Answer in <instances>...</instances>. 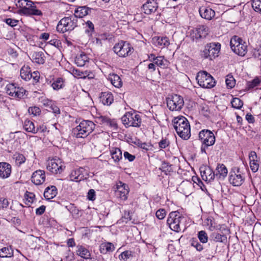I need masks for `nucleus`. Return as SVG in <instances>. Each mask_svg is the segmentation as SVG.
<instances>
[{
  "instance_id": "1",
  "label": "nucleus",
  "mask_w": 261,
  "mask_h": 261,
  "mask_svg": "<svg viewBox=\"0 0 261 261\" xmlns=\"http://www.w3.org/2000/svg\"><path fill=\"white\" fill-rule=\"evenodd\" d=\"M173 124L178 135L184 140H188L191 136L190 125L188 120L183 116L174 118Z\"/></svg>"
},
{
  "instance_id": "2",
  "label": "nucleus",
  "mask_w": 261,
  "mask_h": 261,
  "mask_svg": "<svg viewBox=\"0 0 261 261\" xmlns=\"http://www.w3.org/2000/svg\"><path fill=\"white\" fill-rule=\"evenodd\" d=\"M185 218L178 211H174L170 213L167 223L170 228L175 232H178L181 228H185Z\"/></svg>"
},
{
  "instance_id": "3",
  "label": "nucleus",
  "mask_w": 261,
  "mask_h": 261,
  "mask_svg": "<svg viewBox=\"0 0 261 261\" xmlns=\"http://www.w3.org/2000/svg\"><path fill=\"white\" fill-rule=\"evenodd\" d=\"M95 126L91 121L83 120L73 129V133L76 138H85L93 131Z\"/></svg>"
},
{
  "instance_id": "4",
  "label": "nucleus",
  "mask_w": 261,
  "mask_h": 261,
  "mask_svg": "<svg viewBox=\"0 0 261 261\" xmlns=\"http://www.w3.org/2000/svg\"><path fill=\"white\" fill-rule=\"evenodd\" d=\"M199 139L201 142V152L206 154L208 147L213 145L215 142L214 134L210 130L203 129L199 133Z\"/></svg>"
},
{
  "instance_id": "5",
  "label": "nucleus",
  "mask_w": 261,
  "mask_h": 261,
  "mask_svg": "<svg viewBox=\"0 0 261 261\" xmlns=\"http://www.w3.org/2000/svg\"><path fill=\"white\" fill-rule=\"evenodd\" d=\"M77 26V18L75 16L65 17L61 19L57 26V30L60 33L72 31Z\"/></svg>"
},
{
  "instance_id": "6",
  "label": "nucleus",
  "mask_w": 261,
  "mask_h": 261,
  "mask_svg": "<svg viewBox=\"0 0 261 261\" xmlns=\"http://www.w3.org/2000/svg\"><path fill=\"white\" fill-rule=\"evenodd\" d=\"M121 121L126 127H139L141 124V118L140 115L135 112H128L121 118Z\"/></svg>"
},
{
  "instance_id": "7",
  "label": "nucleus",
  "mask_w": 261,
  "mask_h": 261,
  "mask_svg": "<svg viewBox=\"0 0 261 261\" xmlns=\"http://www.w3.org/2000/svg\"><path fill=\"white\" fill-rule=\"evenodd\" d=\"M65 166L59 158L49 159L46 163V169L53 174H61L65 169Z\"/></svg>"
},
{
  "instance_id": "8",
  "label": "nucleus",
  "mask_w": 261,
  "mask_h": 261,
  "mask_svg": "<svg viewBox=\"0 0 261 261\" xmlns=\"http://www.w3.org/2000/svg\"><path fill=\"white\" fill-rule=\"evenodd\" d=\"M230 45L232 50L239 56H244L247 53V45L245 42L237 36L231 39Z\"/></svg>"
},
{
  "instance_id": "9",
  "label": "nucleus",
  "mask_w": 261,
  "mask_h": 261,
  "mask_svg": "<svg viewBox=\"0 0 261 261\" xmlns=\"http://www.w3.org/2000/svg\"><path fill=\"white\" fill-rule=\"evenodd\" d=\"M196 80L199 85L204 88H211L215 85V81L212 76L204 71L197 73Z\"/></svg>"
},
{
  "instance_id": "10",
  "label": "nucleus",
  "mask_w": 261,
  "mask_h": 261,
  "mask_svg": "<svg viewBox=\"0 0 261 261\" xmlns=\"http://www.w3.org/2000/svg\"><path fill=\"white\" fill-rule=\"evenodd\" d=\"M113 50L119 57L124 58L129 56L132 54L133 47L127 42L120 41L115 44Z\"/></svg>"
},
{
  "instance_id": "11",
  "label": "nucleus",
  "mask_w": 261,
  "mask_h": 261,
  "mask_svg": "<svg viewBox=\"0 0 261 261\" xmlns=\"http://www.w3.org/2000/svg\"><path fill=\"white\" fill-rule=\"evenodd\" d=\"M221 44L219 43L212 42L207 44L203 50L202 56L205 59L212 60L218 57L220 51Z\"/></svg>"
},
{
  "instance_id": "12",
  "label": "nucleus",
  "mask_w": 261,
  "mask_h": 261,
  "mask_svg": "<svg viewBox=\"0 0 261 261\" xmlns=\"http://www.w3.org/2000/svg\"><path fill=\"white\" fill-rule=\"evenodd\" d=\"M6 92L12 98L20 99L24 96L25 90L14 83H10L6 86Z\"/></svg>"
},
{
  "instance_id": "13",
  "label": "nucleus",
  "mask_w": 261,
  "mask_h": 261,
  "mask_svg": "<svg viewBox=\"0 0 261 261\" xmlns=\"http://www.w3.org/2000/svg\"><path fill=\"white\" fill-rule=\"evenodd\" d=\"M167 106L170 111L180 110L184 106L183 98L179 95H171L166 99Z\"/></svg>"
},
{
  "instance_id": "14",
  "label": "nucleus",
  "mask_w": 261,
  "mask_h": 261,
  "mask_svg": "<svg viewBox=\"0 0 261 261\" xmlns=\"http://www.w3.org/2000/svg\"><path fill=\"white\" fill-rule=\"evenodd\" d=\"M245 176L239 168H233L230 172L229 181L234 186H240L244 182Z\"/></svg>"
},
{
  "instance_id": "15",
  "label": "nucleus",
  "mask_w": 261,
  "mask_h": 261,
  "mask_svg": "<svg viewBox=\"0 0 261 261\" xmlns=\"http://www.w3.org/2000/svg\"><path fill=\"white\" fill-rule=\"evenodd\" d=\"M88 176L87 171L85 168L80 167L71 172L69 178L71 181L79 182L86 179Z\"/></svg>"
},
{
  "instance_id": "16",
  "label": "nucleus",
  "mask_w": 261,
  "mask_h": 261,
  "mask_svg": "<svg viewBox=\"0 0 261 261\" xmlns=\"http://www.w3.org/2000/svg\"><path fill=\"white\" fill-rule=\"evenodd\" d=\"M116 190H115L117 196L122 200H126L129 193V188L127 184L119 181L116 183Z\"/></svg>"
},
{
  "instance_id": "17",
  "label": "nucleus",
  "mask_w": 261,
  "mask_h": 261,
  "mask_svg": "<svg viewBox=\"0 0 261 261\" xmlns=\"http://www.w3.org/2000/svg\"><path fill=\"white\" fill-rule=\"evenodd\" d=\"M26 8L19 10V13L25 15H37L39 16L42 15V12L40 10L37 9L34 4L31 1H28Z\"/></svg>"
},
{
  "instance_id": "18",
  "label": "nucleus",
  "mask_w": 261,
  "mask_h": 261,
  "mask_svg": "<svg viewBox=\"0 0 261 261\" xmlns=\"http://www.w3.org/2000/svg\"><path fill=\"white\" fill-rule=\"evenodd\" d=\"M209 32L208 28L204 25L198 26L197 28L193 30L191 33V37L194 40L195 39H200L203 37H205L208 34Z\"/></svg>"
},
{
  "instance_id": "19",
  "label": "nucleus",
  "mask_w": 261,
  "mask_h": 261,
  "mask_svg": "<svg viewBox=\"0 0 261 261\" xmlns=\"http://www.w3.org/2000/svg\"><path fill=\"white\" fill-rule=\"evenodd\" d=\"M201 176L203 180L211 182L216 176L215 172L208 166H204L200 168Z\"/></svg>"
},
{
  "instance_id": "20",
  "label": "nucleus",
  "mask_w": 261,
  "mask_h": 261,
  "mask_svg": "<svg viewBox=\"0 0 261 261\" xmlns=\"http://www.w3.org/2000/svg\"><path fill=\"white\" fill-rule=\"evenodd\" d=\"M158 8V3L154 0H148L142 6V11L149 15L156 11Z\"/></svg>"
},
{
  "instance_id": "21",
  "label": "nucleus",
  "mask_w": 261,
  "mask_h": 261,
  "mask_svg": "<svg viewBox=\"0 0 261 261\" xmlns=\"http://www.w3.org/2000/svg\"><path fill=\"white\" fill-rule=\"evenodd\" d=\"M31 180L36 185H40L45 180V171L38 170L35 171L31 177Z\"/></svg>"
},
{
  "instance_id": "22",
  "label": "nucleus",
  "mask_w": 261,
  "mask_h": 261,
  "mask_svg": "<svg viewBox=\"0 0 261 261\" xmlns=\"http://www.w3.org/2000/svg\"><path fill=\"white\" fill-rule=\"evenodd\" d=\"M249 159L251 170L253 172H257L259 166V161L256 153L254 151H251L249 153Z\"/></svg>"
},
{
  "instance_id": "23",
  "label": "nucleus",
  "mask_w": 261,
  "mask_h": 261,
  "mask_svg": "<svg viewBox=\"0 0 261 261\" xmlns=\"http://www.w3.org/2000/svg\"><path fill=\"white\" fill-rule=\"evenodd\" d=\"M11 166L6 162H0V178H8L11 173Z\"/></svg>"
},
{
  "instance_id": "24",
  "label": "nucleus",
  "mask_w": 261,
  "mask_h": 261,
  "mask_svg": "<svg viewBox=\"0 0 261 261\" xmlns=\"http://www.w3.org/2000/svg\"><path fill=\"white\" fill-rule=\"evenodd\" d=\"M200 16L207 20H211L215 15V12L209 7H201L199 9Z\"/></svg>"
},
{
  "instance_id": "25",
  "label": "nucleus",
  "mask_w": 261,
  "mask_h": 261,
  "mask_svg": "<svg viewBox=\"0 0 261 261\" xmlns=\"http://www.w3.org/2000/svg\"><path fill=\"white\" fill-rule=\"evenodd\" d=\"M99 98L100 101L104 105L110 106L114 101V97L111 92H102Z\"/></svg>"
},
{
  "instance_id": "26",
  "label": "nucleus",
  "mask_w": 261,
  "mask_h": 261,
  "mask_svg": "<svg viewBox=\"0 0 261 261\" xmlns=\"http://www.w3.org/2000/svg\"><path fill=\"white\" fill-rule=\"evenodd\" d=\"M153 43L157 46L163 48L169 45L170 42L167 37H155L153 39Z\"/></svg>"
},
{
  "instance_id": "27",
  "label": "nucleus",
  "mask_w": 261,
  "mask_h": 261,
  "mask_svg": "<svg viewBox=\"0 0 261 261\" xmlns=\"http://www.w3.org/2000/svg\"><path fill=\"white\" fill-rule=\"evenodd\" d=\"M90 12L91 9L86 6L79 7L75 10L73 16L76 17V18H82L87 15Z\"/></svg>"
},
{
  "instance_id": "28",
  "label": "nucleus",
  "mask_w": 261,
  "mask_h": 261,
  "mask_svg": "<svg viewBox=\"0 0 261 261\" xmlns=\"http://www.w3.org/2000/svg\"><path fill=\"white\" fill-rule=\"evenodd\" d=\"M110 154L112 158L115 163H118L122 159V151L118 148L116 147L110 148Z\"/></svg>"
},
{
  "instance_id": "29",
  "label": "nucleus",
  "mask_w": 261,
  "mask_h": 261,
  "mask_svg": "<svg viewBox=\"0 0 261 261\" xmlns=\"http://www.w3.org/2000/svg\"><path fill=\"white\" fill-rule=\"evenodd\" d=\"M57 194V189L54 186L48 187L46 188L44 192V197L47 199L50 200L54 198Z\"/></svg>"
},
{
  "instance_id": "30",
  "label": "nucleus",
  "mask_w": 261,
  "mask_h": 261,
  "mask_svg": "<svg viewBox=\"0 0 261 261\" xmlns=\"http://www.w3.org/2000/svg\"><path fill=\"white\" fill-rule=\"evenodd\" d=\"M31 70L28 65H24L20 69V74L22 79L27 81L31 79Z\"/></svg>"
},
{
  "instance_id": "31",
  "label": "nucleus",
  "mask_w": 261,
  "mask_h": 261,
  "mask_svg": "<svg viewBox=\"0 0 261 261\" xmlns=\"http://www.w3.org/2000/svg\"><path fill=\"white\" fill-rule=\"evenodd\" d=\"M89 58L84 53L76 56L75 59V63L80 67L84 66L87 62H89Z\"/></svg>"
},
{
  "instance_id": "32",
  "label": "nucleus",
  "mask_w": 261,
  "mask_h": 261,
  "mask_svg": "<svg viewBox=\"0 0 261 261\" xmlns=\"http://www.w3.org/2000/svg\"><path fill=\"white\" fill-rule=\"evenodd\" d=\"M114 249V245L110 242L102 243L99 246L100 252L102 254H106L108 252H113Z\"/></svg>"
},
{
  "instance_id": "33",
  "label": "nucleus",
  "mask_w": 261,
  "mask_h": 261,
  "mask_svg": "<svg viewBox=\"0 0 261 261\" xmlns=\"http://www.w3.org/2000/svg\"><path fill=\"white\" fill-rule=\"evenodd\" d=\"M227 174V169L223 164H218L215 173L216 177L220 178L221 177L224 178Z\"/></svg>"
},
{
  "instance_id": "34",
  "label": "nucleus",
  "mask_w": 261,
  "mask_h": 261,
  "mask_svg": "<svg viewBox=\"0 0 261 261\" xmlns=\"http://www.w3.org/2000/svg\"><path fill=\"white\" fill-rule=\"evenodd\" d=\"M211 238L215 242L225 243L227 242L226 236L218 232H213L211 235Z\"/></svg>"
},
{
  "instance_id": "35",
  "label": "nucleus",
  "mask_w": 261,
  "mask_h": 261,
  "mask_svg": "<svg viewBox=\"0 0 261 261\" xmlns=\"http://www.w3.org/2000/svg\"><path fill=\"white\" fill-rule=\"evenodd\" d=\"M32 60L39 64H43L45 62L44 54L42 51L35 52L32 55Z\"/></svg>"
},
{
  "instance_id": "36",
  "label": "nucleus",
  "mask_w": 261,
  "mask_h": 261,
  "mask_svg": "<svg viewBox=\"0 0 261 261\" xmlns=\"http://www.w3.org/2000/svg\"><path fill=\"white\" fill-rule=\"evenodd\" d=\"M109 80L112 84L116 88H120L122 86V82L120 76L116 74H110Z\"/></svg>"
},
{
  "instance_id": "37",
  "label": "nucleus",
  "mask_w": 261,
  "mask_h": 261,
  "mask_svg": "<svg viewBox=\"0 0 261 261\" xmlns=\"http://www.w3.org/2000/svg\"><path fill=\"white\" fill-rule=\"evenodd\" d=\"M23 128L25 131L33 134H36L38 132L36 130L34 123L30 120H25L23 124Z\"/></svg>"
},
{
  "instance_id": "38",
  "label": "nucleus",
  "mask_w": 261,
  "mask_h": 261,
  "mask_svg": "<svg viewBox=\"0 0 261 261\" xmlns=\"http://www.w3.org/2000/svg\"><path fill=\"white\" fill-rule=\"evenodd\" d=\"M13 250L11 246L5 247L0 249V257H11Z\"/></svg>"
},
{
  "instance_id": "39",
  "label": "nucleus",
  "mask_w": 261,
  "mask_h": 261,
  "mask_svg": "<svg viewBox=\"0 0 261 261\" xmlns=\"http://www.w3.org/2000/svg\"><path fill=\"white\" fill-rule=\"evenodd\" d=\"M76 253L84 259L91 256L89 251L83 246L79 245L77 246Z\"/></svg>"
},
{
  "instance_id": "40",
  "label": "nucleus",
  "mask_w": 261,
  "mask_h": 261,
  "mask_svg": "<svg viewBox=\"0 0 261 261\" xmlns=\"http://www.w3.org/2000/svg\"><path fill=\"white\" fill-rule=\"evenodd\" d=\"M154 60V63L161 68H164L168 65V62L164 58V56L156 57Z\"/></svg>"
},
{
  "instance_id": "41",
  "label": "nucleus",
  "mask_w": 261,
  "mask_h": 261,
  "mask_svg": "<svg viewBox=\"0 0 261 261\" xmlns=\"http://www.w3.org/2000/svg\"><path fill=\"white\" fill-rule=\"evenodd\" d=\"M160 150L169 148L170 145V141L167 137L162 138L158 142Z\"/></svg>"
},
{
  "instance_id": "42",
  "label": "nucleus",
  "mask_w": 261,
  "mask_h": 261,
  "mask_svg": "<svg viewBox=\"0 0 261 261\" xmlns=\"http://www.w3.org/2000/svg\"><path fill=\"white\" fill-rule=\"evenodd\" d=\"M99 119L101 120V121L103 123L106 124L107 125H109L111 127L116 128L117 126V123H116V121L114 119L112 120L106 116H100L99 117Z\"/></svg>"
},
{
  "instance_id": "43",
  "label": "nucleus",
  "mask_w": 261,
  "mask_h": 261,
  "mask_svg": "<svg viewBox=\"0 0 261 261\" xmlns=\"http://www.w3.org/2000/svg\"><path fill=\"white\" fill-rule=\"evenodd\" d=\"M64 86V81L62 78H57L51 84V87L54 90H59Z\"/></svg>"
},
{
  "instance_id": "44",
  "label": "nucleus",
  "mask_w": 261,
  "mask_h": 261,
  "mask_svg": "<svg viewBox=\"0 0 261 261\" xmlns=\"http://www.w3.org/2000/svg\"><path fill=\"white\" fill-rule=\"evenodd\" d=\"M13 159L15 160L16 164L20 165L25 161V156L19 153H15L13 155Z\"/></svg>"
},
{
  "instance_id": "45",
  "label": "nucleus",
  "mask_w": 261,
  "mask_h": 261,
  "mask_svg": "<svg viewBox=\"0 0 261 261\" xmlns=\"http://www.w3.org/2000/svg\"><path fill=\"white\" fill-rule=\"evenodd\" d=\"M85 32L89 35H91L92 33L94 31V25L93 23L90 20H88L85 22Z\"/></svg>"
},
{
  "instance_id": "46",
  "label": "nucleus",
  "mask_w": 261,
  "mask_h": 261,
  "mask_svg": "<svg viewBox=\"0 0 261 261\" xmlns=\"http://www.w3.org/2000/svg\"><path fill=\"white\" fill-rule=\"evenodd\" d=\"M197 237L202 243H206L208 241V236L206 232L204 230L199 231L198 232Z\"/></svg>"
},
{
  "instance_id": "47",
  "label": "nucleus",
  "mask_w": 261,
  "mask_h": 261,
  "mask_svg": "<svg viewBox=\"0 0 261 261\" xmlns=\"http://www.w3.org/2000/svg\"><path fill=\"white\" fill-rule=\"evenodd\" d=\"M232 107L234 108L239 109L243 105V101L239 98H233L231 101Z\"/></svg>"
},
{
  "instance_id": "48",
  "label": "nucleus",
  "mask_w": 261,
  "mask_h": 261,
  "mask_svg": "<svg viewBox=\"0 0 261 261\" xmlns=\"http://www.w3.org/2000/svg\"><path fill=\"white\" fill-rule=\"evenodd\" d=\"M260 83V80L258 77H256L251 81L247 83V87L248 89H251L255 87L258 86Z\"/></svg>"
},
{
  "instance_id": "49",
  "label": "nucleus",
  "mask_w": 261,
  "mask_h": 261,
  "mask_svg": "<svg viewBox=\"0 0 261 261\" xmlns=\"http://www.w3.org/2000/svg\"><path fill=\"white\" fill-rule=\"evenodd\" d=\"M191 245L198 251H201L203 249V246L195 239L193 238L191 240Z\"/></svg>"
},
{
  "instance_id": "50",
  "label": "nucleus",
  "mask_w": 261,
  "mask_h": 261,
  "mask_svg": "<svg viewBox=\"0 0 261 261\" xmlns=\"http://www.w3.org/2000/svg\"><path fill=\"white\" fill-rule=\"evenodd\" d=\"M252 7L256 11L261 14V1L260 0H254L252 3Z\"/></svg>"
},
{
  "instance_id": "51",
  "label": "nucleus",
  "mask_w": 261,
  "mask_h": 261,
  "mask_svg": "<svg viewBox=\"0 0 261 261\" xmlns=\"http://www.w3.org/2000/svg\"><path fill=\"white\" fill-rule=\"evenodd\" d=\"M136 145L140 148L145 149L146 150H150L152 148V145L150 143H147L145 142H142L141 141H138L136 143Z\"/></svg>"
},
{
  "instance_id": "52",
  "label": "nucleus",
  "mask_w": 261,
  "mask_h": 261,
  "mask_svg": "<svg viewBox=\"0 0 261 261\" xmlns=\"http://www.w3.org/2000/svg\"><path fill=\"white\" fill-rule=\"evenodd\" d=\"M205 225L207 226L209 229L211 231L214 230L215 227L214 225L215 222L214 220L212 218H207L204 221Z\"/></svg>"
},
{
  "instance_id": "53",
  "label": "nucleus",
  "mask_w": 261,
  "mask_h": 261,
  "mask_svg": "<svg viewBox=\"0 0 261 261\" xmlns=\"http://www.w3.org/2000/svg\"><path fill=\"white\" fill-rule=\"evenodd\" d=\"M28 112L30 114L35 116L37 115H39L41 112V111L39 107H32L29 108Z\"/></svg>"
},
{
  "instance_id": "54",
  "label": "nucleus",
  "mask_w": 261,
  "mask_h": 261,
  "mask_svg": "<svg viewBox=\"0 0 261 261\" xmlns=\"http://www.w3.org/2000/svg\"><path fill=\"white\" fill-rule=\"evenodd\" d=\"M161 169L162 172H165L166 175H167L172 171L171 165H169L168 163H163Z\"/></svg>"
},
{
  "instance_id": "55",
  "label": "nucleus",
  "mask_w": 261,
  "mask_h": 261,
  "mask_svg": "<svg viewBox=\"0 0 261 261\" xmlns=\"http://www.w3.org/2000/svg\"><path fill=\"white\" fill-rule=\"evenodd\" d=\"M29 0H15V3L17 7L20 8V9H24L27 6V4Z\"/></svg>"
},
{
  "instance_id": "56",
  "label": "nucleus",
  "mask_w": 261,
  "mask_h": 261,
  "mask_svg": "<svg viewBox=\"0 0 261 261\" xmlns=\"http://www.w3.org/2000/svg\"><path fill=\"white\" fill-rule=\"evenodd\" d=\"M130 252L128 251H125L123 252L119 255V258L120 260H122L123 261H127V260L130 257Z\"/></svg>"
},
{
  "instance_id": "57",
  "label": "nucleus",
  "mask_w": 261,
  "mask_h": 261,
  "mask_svg": "<svg viewBox=\"0 0 261 261\" xmlns=\"http://www.w3.org/2000/svg\"><path fill=\"white\" fill-rule=\"evenodd\" d=\"M225 82L227 86L230 88H233L235 85V80L232 76L228 77Z\"/></svg>"
},
{
  "instance_id": "58",
  "label": "nucleus",
  "mask_w": 261,
  "mask_h": 261,
  "mask_svg": "<svg viewBox=\"0 0 261 261\" xmlns=\"http://www.w3.org/2000/svg\"><path fill=\"white\" fill-rule=\"evenodd\" d=\"M25 197L28 202L32 203L35 199V195L34 193L27 191L25 194Z\"/></svg>"
},
{
  "instance_id": "59",
  "label": "nucleus",
  "mask_w": 261,
  "mask_h": 261,
  "mask_svg": "<svg viewBox=\"0 0 261 261\" xmlns=\"http://www.w3.org/2000/svg\"><path fill=\"white\" fill-rule=\"evenodd\" d=\"M31 79H33V82L34 84L37 83L39 81L40 73L38 71L32 72Z\"/></svg>"
},
{
  "instance_id": "60",
  "label": "nucleus",
  "mask_w": 261,
  "mask_h": 261,
  "mask_svg": "<svg viewBox=\"0 0 261 261\" xmlns=\"http://www.w3.org/2000/svg\"><path fill=\"white\" fill-rule=\"evenodd\" d=\"M9 202L8 200L4 197L0 198V208L3 209L6 208L8 207Z\"/></svg>"
},
{
  "instance_id": "61",
  "label": "nucleus",
  "mask_w": 261,
  "mask_h": 261,
  "mask_svg": "<svg viewBox=\"0 0 261 261\" xmlns=\"http://www.w3.org/2000/svg\"><path fill=\"white\" fill-rule=\"evenodd\" d=\"M155 215L159 219L162 220L166 215V211L164 209H160L156 211Z\"/></svg>"
},
{
  "instance_id": "62",
  "label": "nucleus",
  "mask_w": 261,
  "mask_h": 261,
  "mask_svg": "<svg viewBox=\"0 0 261 261\" xmlns=\"http://www.w3.org/2000/svg\"><path fill=\"white\" fill-rule=\"evenodd\" d=\"M48 111L53 112L56 114H60V109L55 104L54 102L52 103V105L49 108Z\"/></svg>"
},
{
  "instance_id": "63",
  "label": "nucleus",
  "mask_w": 261,
  "mask_h": 261,
  "mask_svg": "<svg viewBox=\"0 0 261 261\" xmlns=\"http://www.w3.org/2000/svg\"><path fill=\"white\" fill-rule=\"evenodd\" d=\"M5 21L7 24L12 27L16 26L18 22V20L12 18L6 19Z\"/></svg>"
},
{
  "instance_id": "64",
  "label": "nucleus",
  "mask_w": 261,
  "mask_h": 261,
  "mask_svg": "<svg viewBox=\"0 0 261 261\" xmlns=\"http://www.w3.org/2000/svg\"><path fill=\"white\" fill-rule=\"evenodd\" d=\"M41 102L44 106L49 108L53 101L47 98H43L41 99Z\"/></svg>"
}]
</instances>
